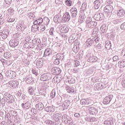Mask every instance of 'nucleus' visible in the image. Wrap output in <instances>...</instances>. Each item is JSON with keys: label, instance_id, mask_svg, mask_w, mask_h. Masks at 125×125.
<instances>
[{"label": "nucleus", "instance_id": "nucleus-16", "mask_svg": "<svg viewBox=\"0 0 125 125\" xmlns=\"http://www.w3.org/2000/svg\"><path fill=\"white\" fill-rule=\"evenodd\" d=\"M54 21L55 23H56L57 24L61 23V22H62V18L61 17V15L58 14L55 16L54 17Z\"/></svg>", "mask_w": 125, "mask_h": 125}, {"label": "nucleus", "instance_id": "nucleus-3", "mask_svg": "<svg viewBox=\"0 0 125 125\" xmlns=\"http://www.w3.org/2000/svg\"><path fill=\"white\" fill-rule=\"evenodd\" d=\"M14 39H12L9 42V45L11 47H16L18 44H19V40L17 39L19 38V34H15L13 36Z\"/></svg>", "mask_w": 125, "mask_h": 125}, {"label": "nucleus", "instance_id": "nucleus-38", "mask_svg": "<svg viewBox=\"0 0 125 125\" xmlns=\"http://www.w3.org/2000/svg\"><path fill=\"white\" fill-rule=\"evenodd\" d=\"M46 24H41L39 26V30L40 32H43V31H45L46 29Z\"/></svg>", "mask_w": 125, "mask_h": 125}, {"label": "nucleus", "instance_id": "nucleus-52", "mask_svg": "<svg viewBox=\"0 0 125 125\" xmlns=\"http://www.w3.org/2000/svg\"><path fill=\"white\" fill-rule=\"evenodd\" d=\"M103 48V45L101 44H98L97 45V50L98 51H101V49Z\"/></svg>", "mask_w": 125, "mask_h": 125}, {"label": "nucleus", "instance_id": "nucleus-18", "mask_svg": "<svg viewBox=\"0 0 125 125\" xmlns=\"http://www.w3.org/2000/svg\"><path fill=\"white\" fill-rule=\"evenodd\" d=\"M51 72L53 75H59L61 73V69L60 68L53 67L51 69Z\"/></svg>", "mask_w": 125, "mask_h": 125}, {"label": "nucleus", "instance_id": "nucleus-36", "mask_svg": "<svg viewBox=\"0 0 125 125\" xmlns=\"http://www.w3.org/2000/svg\"><path fill=\"white\" fill-rule=\"evenodd\" d=\"M39 29V26L37 24H34L32 26L31 30L32 32H37V31H40Z\"/></svg>", "mask_w": 125, "mask_h": 125}, {"label": "nucleus", "instance_id": "nucleus-46", "mask_svg": "<svg viewBox=\"0 0 125 125\" xmlns=\"http://www.w3.org/2000/svg\"><path fill=\"white\" fill-rule=\"evenodd\" d=\"M118 64L120 68H125V61H122L118 62Z\"/></svg>", "mask_w": 125, "mask_h": 125}, {"label": "nucleus", "instance_id": "nucleus-35", "mask_svg": "<svg viewBox=\"0 0 125 125\" xmlns=\"http://www.w3.org/2000/svg\"><path fill=\"white\" fill-rule=\"evenodd\" d=\"M57 59L59 60H63L64 59V54L62 53H59L56 55Z\"/></svg>", "mask_w": 125, "mask_h": 125}, {"label": "nucleus", "instance_id": "nucleus-48", "mask_svg": "<svg viewBox=\"0 0 125 125\" xmlns=\"http://www.w3.org/2000/svg\"><path fill=\"white\" fill-rule=\"evenodd\" d=\"M99 85L101 90L106 88V85L103 83H99Z\"/></svg>", "mask_w": 125, "mask_h": 125}, {"label": "nucleus", "instance_id": "nucleus-62", "mask_svg": "<svg viewBox=\"0 0 125 125\" xmlns=\"http://www.w3.org/2000/svg\"><path fill=\"white\" fill-rule=\"evenodd\" d=\"M68 82L69 83H76L75 79L74 78H71L70 79H69Z\"/></svg>", "mask_w": 125, "mask_h": 125}, {"label": "nucleus", "instance_id": "nucleus-39", "mask_svg": "<svg viewBox=\"0 0 125 125\" xmlns=\"http://www.w3.org/2000/svg\"><path fill=\"white\" fill-rule=\"evenodd\" d=\"M52 82V83H60V82H61V80L58 77L55 76L53 78Z\"/></svg>", "mask_w": 125, "mask_h": 125}, {"label": "nucleus", "instance_id": "nucleus-56", "mask_svg": "<svg viewBox=\"0 0 125 125\" xmlns=\"http://www.w3.org/2000/svg\"><path fill=\"white\" fill-rule=\"evenodd\" d=\"M65 3L67 6H71L72 5V1L70 0H65Z\"/></svg>", "mask_w": 125, "mask_h": 125}, {"label": "nucleus", "instance_id": "nucleus-34", "mask_svg": "<svg viewBox=\"0 0 125 125\" xmlns=\"http://www.w3.org/2000/svg\"><path fill=\"white\" fill-rule=\"evenodd\" d=\"M36 65L38 68H42V60H37Z\"/></svg>", "mask_w": 125, "mask_h": 125}, {"label": "nucleus", "instance_id": "nucleus-55", "mask_svg": "<svg viewBox=\"0 0 125 125\" xmlns=\"http://www.w3.org/2000/svg\"><path fill=\"white\" fill-rule=\"evenodd\" d=\"M10 112H11V116H13V117H14V118H16V117H17V112H16L14 110H12Z\"/></svg>", "mask_w": 125, "mask_h": 125}, {"label": "nucleus", "instance_id": "nucleus-20", "mask_svg": "<svg viewBox=\"0 0 125 125\" xmlns=\"http://www.w3.org/2000/svg\"><path fill=\"white\" fill-rule=\"evenodd\" d=\"M60 29L61 32L63 34H66V33H68V32H69V28L65 25L61 26Z\"/></svg>", "mask_w": 125, "mask_h": 125}, {"label": "nucleus", "instance_id": "nucleus-10", "mask_svg": "<svg viewBox=\"0 0 125 125\" xmlns=\"http://www.w3.org/2000/svg\"><path fill=\"white\" fill-rule=\"evenodd\" d=\"M27 28V25L24 24L23 23H19L16 26V28L18 31H21V32H23L25 31V29Z\"/></svg>", "mask_w": 125, "mask_h": 125}, {"label": "nucleus", "instance_id": "nucleus-64", "mask_svg": "<svg viewBox=\"0 0 125 125\" xmlns=\"http://www.w3.org/2000/svg\"><path fill=\"white\" fill-rule=\"evenodd\" d=\"M122 56H123V58L125 59V49H123L122 53H121Z\"/></svg>", "mask_w": 125, "mask_h": 125}, {"label": "nucleus", "instance_id": "nucleus-14", "mask_svg": "<svg viewBox=\"0 0 125 125\" xmlns=\"http://www.w3.org/2000/svg\"><path fill=\"white\" fill-rule=\"evenodd\" d=\"M9 86L13 88H17L19 85V82L17 81H10L8 83Z\"/></svg>", "mask_w": 125, "mask_h": 125}, {"label": "nucleus", "instance_id": "nucleus-28", "mask_svg": "<svg viewBox=\"0 0 125 125\" xmlns=\"http://www.w3.org/2000/svg\"><path fill=\"white\" fill-rule=\"evenodd\" d=\"M60 119H61V114L56 113L53 115V120L55 122H58Z\"/></svg>", "mask_w": 125, "mask_h": 125}, {"label": "nucleus", "instance_id": "nucleus-49", "mask_svg": "<svg viewBox=\"0 0 125 125\" xmlns=\"http://www.w3.org/2000/svg\"><path fill=\"white\" fill-rule=\"evenodd\" d=\"M56 94V92H55V90H53L50 94V98L53 99L55 97V95Z\"/></svg>", "mask_w": 125, "mask_h": 125}, {"label": "nucleus", "instance_id": "nucleus-24", "mask_svg": "<svg viewBox=\"0 0 125 125\" xmlns=\"http://www.w3.org/2000/svg\"><path fill=\"white\" fill-rule=\"evenodd\" d=\"M86 18V16H85V14L83 13L81 14L79 17V19L78 22L79 23H83V22H84L85 21V19Z\"/></svg>", "mask_w": 125, "mask_h": 125}, {"label": "nucleus", "instance_id": "nucleus-7", "mask_svg": "<svg viewBox=\"0 0 125 125\" xmlns=\"http://www.w3.org/2000/svg\"><path fill=\"white\" fill-rule=\"evenodd\" d=\"M87 58L88 62L93 63L97 61V57L91 54H87Z\"/></svg>", "mask_w": 125, "mask_h": 125}, {"label": "nucleus", "instance_id": "nucleus-60", "mask_svg": "<svg viewBox=\"0 0 125 125\" xmlns=\"http://www.w3.org/2000/svg\"><path fill=\"white\" fill-rule=\"evenodd\" d=\"M7 34H2V33H1V38H2L3 40H5L6 38L8 37V33H6Z\"/></svg>", "mask_w": 125, "mask_h": 125}, {"label": "nucleus", "instance_id": "nucleus-27", "mask_svg": "<svg viewBox=\"0 0 125 125\" xmlns=\"http://www.w3.org/2000/svg\"><path fill=\"white\" fill-rule=\"evenodd\" d=\"M93 44H94V41L93 39H88L86 42V45L88 47H90Z\"/></svg>", "mask_w": 125, "mask_h": 125}, {"label": "nucleus", "instance_id": "nucleus-63", "mask_svg": "<svg viewBox=\"0 0 125 125\" xmlns=\"http://www.w3.org/2000/svg\"><path fill=\"white\" fill-rule=\"evenodd\" d=\"M120 29H121V30H125V22L123 23L121 26H120Z\"/></svg>", "mask_w": 125, "mask_h": 125}, {"label": "nucleus", "instance_id": "nucleus-17", "mask_svg": "<svg viewBox=\"0 0 125 125\" xmlns=\"http://www.w3.org/2000/svg\"><path fill=\"white\" fill-rule=\"evenodd\" d=\"M52 55V50L50 48H46L44 51L43 57H48Z\"/></svg>", "mask_w": 125, "mask_h": 125}, {"label": "nucleus", "instance_id": "nucleus-59", "mask_svg": "<svg viewBox=\"0 0 125 125\" xmlns=\"http://www.w3.org/2000/svg\"><path fill=\"white\" fill-rule=\"evenodd\" d=\"M81 9L83 11L85 10V9H86V4L85 3H83L82 4Z\"/></svg>", "mask_w": 125, "mask_h": 125}, {"label": "nucleus", "instance_id": "nucleus-21", "mask_svg": "<svg viewBox=\"0 0 125 125\" xmlns=\"http://www.w3.org/2000/svg\"><path fill=\"white\" fill-rule=\"evenodd\" d=\"M66 91L68 93L75 94L76 93V89L74 87H70L69 86H66Z\"/></svg>", "mask_w": 125, "mask_h": 125}, {"label": "nucleus", "instance_id": "nucleus-33", "mask_svg": "<svg viewBox=\"0 0 125 125\" xmlns=\"http://www.w3.org/2000/svg\"><path fill=\"white\" fill-rule=\"evenodd\" d=\"M111 46H112V44H111V42L107 41L105 42V47L107 50L109 49H111Z\"/></svg>", "mask_w": 125, "mask_h": 125}, {"label": "nucleus", "instance_id": "nucleus-61", "mask_svg": "<svg viewBox=\"0 0 125 125\" xmlns=\"http://www.w3.org/2000/svg\"><path fill=\"white\" fill-rule=\"evenodd\" d=\"M23 47L25 48H30V45L29 42H25L23 45Z\"/></svg>", "mask_w": 125, "mask_h": 125}, {"label": "nucleus", "instance_id": "nucleus-6", "mask_svg": "<svg viewBox=\"0 0 125 125\" xmlns=\"http://www.w3.org/2000/svg\"><path fill=\"white\" fill-rule=\"evenodd\" d=\"M80 103L81 105H88V106H91L93 105V101L89 99H83L81 100Z\"/></svg>", "mask_w": 125, "mask_h": 125}, {"label": "nucleus", "instance_id": "nucleus-45", "mask_svg": "<svg viewBox=\"0 0 125 125\" xmlns=\"http://www.w3.org/2000/svg\"><path fill=\"white\" fill-rule=\"evenodd\" d=\"M49 19L47 17H45L42 19V22H43L45 23V25H47L49 24Z\"/></svg>", "mask_w": 125, "mask_h": 125}, {"label": "nucleus", "instance_id": "nucleus-44", "mask_svg": "<svg viewBox=\"0 0 125 125\" xmlns=\"http://www.w3.org/2000/svg\"><path fill=\"white\" fill-rule=\"evenodd\" d=\"M3 54L4 58H6V59H8V58H10V57H11V54L9 52H7Z\"/></svg>", "mask_w": 125, "mask_h": 125}, {"label": "nucleus", "instance_id": "nucleus-57", "mask_svg": "<svg viewBox=\"0 0 125 125\" xmlns=\"http://www.w3.org/2000/svg\"><path fill=\"white\" fill-rule=\"evenodd\" d=\"M4 52H5L4 51V47L0 45V53L1 54H3Z\"/></svg>", "mask_w": 125, "mask_h": 125}, {"label": "nucleus", "instance_id": "nucleus-41", "mask_svg": "<svg viewBox=\"0 0 125 125\" xmlns=\"http://www.w3.org/2000/svg\"><path fill=\"white\" fill-rule=\"evenodd\" d=\"M70 104H71V102H70V101L66 100V101H65L64 103L63 104L62 106V107L66 108V107H69Z\"/></svg>", "mask_w": 125, "mask_h": 125}, {"label": "nucleus", "instance_id": "nucleus-23", "mask_svg": "<svg viewBox=\"0 0 125 125\" xmlns=\"http://www.w3.org/2000/svg\"><path fill=\"white\" fill-rule=\"evenodd\" d=\"M44 86H45L44 88H42L41 89L39 90V94L41 95H44V96H45L46 94V87L47 86H45V85H44Z\"/></svg>", "mask_w": 125, "mask_h": 125}, {"label": "nucleus", "instance_id": "nucleus-11", "mask_svg": "<svg viewBox=\"0 0 125 125\" xmlns=\"http://www.w3.org/2000/svg\"><path fill=\"white\" fill-rule=\"evenodd\" d=\"M113 97H114V96H113V95H109L108 96L106 97L103 100V104L104 105L110 104V103L112 101V99H113Z\"/></svg>", "mask_w": 125, "mask_h": 125}, {"label": "nucleus", "instance_id": "nucleus-37", "mask_svg": "<svg viewBox=\"0 0 125 125\" xmlns=\"http://www.w3.org/2000/svg\"><path fill=\"white\" fill-rule=\"evenodd\" d=\"M100 30L102 33H106L107 31V26H106V24L102 25L100 28Z\"/></svg>", "mask_w": 125, "mask_h": 125}, {"label": "nucleus", "instance_id": "nucleus-4", "mask_svg": "<svg viewBox=\"0 0 125 125\" xmlns=\"http://www.w3.org/2000/svg\"><path fill=\"white\" fill-rule=\"evenodd\" d=\"M114 10V7H113L112 2H108V5H107L104 7V12L107 13L108 15L112 13V11Z\"/></svg>", "mask_w": 125, "mask_h": 125}, {"label": "nucleus", "instance_id": "nucleus-22", "mask_svg": "<svg viewBox=\"0 0 125 125\" xmlns=\"http://www.w3.org/2000/svg\"><path fill=\"white\" fill-rule=\"evenodd\" d=\"M94 4L95 9H98L101 6V1L100 0H96L94 1Z\"/></svg>", "mask_w": 125, "mask_h": 125}, {"label": "nucleus", "instance_id": "nucleus-29", "mask_svg": "<svg viewBox=\"0 0 125 125\" xmlns=\"http://www.w3.org/2000/svg\"><path fill=\"white\" fill-rule=\"evenodd\" d=\"M28 16L29 18L32 21L35 20L36 19V16H35V12H31L30 13H29L28 14Z\"/></svg>", "mask_w": 125, "mask_h": 125}, {"label": "nucleus", "instance_id": "nucleus-30", "mask_svg": "<svg viewBox=\"0 0 125 125\" xmlns=\"http://www.w3.org/2000/svg\"><path fill=\"white\" fill-rule=\"evenodd\" d=\"M125 14V10H124V9H121L119 10L117 13V15L119 17H123V16H124Z\"/></svg>", "mask_w": 125, "mask_h": 125}, {"label": "nucleus", "instance_id": "nucleus-54", "mask_svg": "<svg viewBox=\"0 0 125 125\" xmlns=\"http://www.w3.org/2000/svg\"><path fill=\"white\" fill-rule=\"evenodd\" d=\"M62 121H63L64 123L68 124L69 120H68V118H67V116L66 115H63L62 116Z\"/></svg>", "mask_w": 125, "mask_h": 125}, {"label": "nucleus", "instance_id": "nucleus-43", "mask_svg": "<svg viewBox=\"0 0 125 125\" xmlns=\"http://www.w3.org/2000/svg\"><path fill=\"white\" fill-rule=\"evenodd\" d=\"M56 33V31H55V29H54V27H51L49 30V35L50 36H54Z\"/></svg>", "mask_w": 125, "mask_h": 125}, {"label": "nucleus", "instance_id": "nucleus-25", "mask_svg": "<svg viewBox=\"0 0 125 125\" xmlns=\"http://www.w3.org/2000/svg\"><path fill=\"white\" fill-rule=\"evenodd\" d=\"M98 112V111L95 107H89V113L90 115H96L97 113Z\"/></svg>", "mask_w": 125, "mask_h": 125}, {"label": "nucleus", "instance_id": "nucleus-47", "mask_svg": "<svg viewBox=\"0 0 125 125\" xmlns=\"http://www.w3.org/2000/svg\"><path fill=\"white\" fill-rule=\"evenodd\" d=\"M29 48H34L36 46V43H35L33 40H32L31 42H29Z\"/></svg>", "mask_w": 125, "mask_h": 125}, {"label": "nucleus", "instance_id": "nucleus-8", "mask_svg": "<svg viewBox=\"0 0 125 125\" xmlns=\"http://www.w3.org/2000/svg\"><path fill=\"white\" fill-rule=\"evenodd\" d=\"M6 76L9 79H15L16 77V72L11 70H8L6 72Z\"/></svg>", "mask_w": 125, "mask_h": 125}, {"label": "nucleus", "instance_id": "nucleus-26", "mask_svg": "<svg viewBox=\"0 0 125 125\" xmlns=\"http://www.w3.org/2000/svg\"><path fill=\"white\" fill-rule=\"evenodd\" d=\"M43 108H44V106L43 104L42 103H39L36 105V108L37 109L38 111H42Z\"/></svg>", "mask_w": 125, "mask_h": 125}, {"label": "nucleus", "instance_id": "nucleus-32", "mask_svg": "<svg viewBox=\"0 0 125 125\" xmlns=\"http://www.w3.org/2000/svg\"><path fill=\"white\" fill-rule=\"evenodd\" d=\"M42 18H40L39 19H38V20H35L34 22H33V24L34 25H40V24H42Z\"/></svg>", "mask_w": 125, "mask_h": 125}, {"label": "nucleus", "instance_id": "nucleus-12", "mask_svg": "<svg viewBox=\"0 0 125 125\" xmlns=\"http://www.w3.org/2000/svg\"><path fill=\"white\" fill-rule=\"evenodd\" d=\"M94 19L95 20H96L97 21H101L102 20H103V19L104 18V15L103 13H97L94 15L93 16Z\"/></svg>", "mask_w": 125, "mask_h": 125}, {"label": "nucleus", "instance_id": "nucleus-19", "mask_svg": "<svg viewBox=\"0 0 125 125\" xmlns=\"http://www.w3.org/2000/svg\"><path fill=\"white\" fill-rule=\"evenodd\" d=\"M5 120L7 121L8 123H11V122H12V116L10 115V113L8 112L5 113Z\"/></svg>", "mask_w": 125, "mask_h": 125}, {"label": "nucleus", "instance_id": "nucleus-42", "mask_svg": "<svg viewBox=\"0 0 125 125\" xmlns=\"http://www.w3.org/2000/svg\"><path fill=\"white\" fill-rule=\"evenodd\" d=\"M40 72V69L38 68H34L32 70V74L35 75V76H38Z\"/></svg>", "mask_w": 125, "mask_h": 125}, {"label": "nucleus", "instance_id": "nucleus-50", "mask_svg": "<svg viewBox=\"0 0 125 125\" xmlns=\"http://www.w3.org/2000/svg\"><path fill=\"white\" fill-rule=\"evenodd\" d=\"M38 110V109H36L34 107H32L31 109V111L32 113H33L34 114H35V115H37V114L39 113Z\"/></svg>", "mask_w": 125, "mask_h": 125}, {"label": "nucleus", "instance_id": "nucleus-1", "mask_svg": "<svg viewBox=\"0 0 125 125\" xmlns=\"http://www.w3.org/2000/svg\"><path fill=\"white\" fill-rule=\"evenodd\" d=\"M52 79V75L50 73H44L41 75L40 77V80L42 82H47V83H44L43 85L49 87L48 84L49 83V80Z\"/></svg>", "mask_w": 125, "mask_h": 125}, {"label": "nucleus", "instance_id": "nucleus-51", "mask_svg": "<svg viewBox=\"0 0 125 125\" xmlns=\"http://www.w3.org/2000/svg\"><path fill=\"white\" fill-rule=\"evenodd\" d=\"M34 43H36V45H38V44H40V43H42L41 42V40L38 39H34L33 40Z\"/></svg>", "mask_w": 125, "mask_h": 125}, {"label": "nucleus", "instance_id": "nucleus-31", "mask_svg": "<svg viewBox=\"0 0 125 125\" xmlns=\"http://www.w3.org/2000/svg\"><path fill=\"white\" fill-rule=\"evenodd\" d=\"M45 110L48 113H51V112H54V108L52 106H49L45 107Z\"/></svg>", "mask_w": 125, "mask_h": 125}, {"label": "nucleus", "instance_id": "nucleus-5", "mask_svg": "<svg viewBox=\"0 0 125 125\" xmlns=\"http://www.w3.org/2000/svg\"><path fill=\"white\" fill-rule=\"evenodd\" d=\"M4 98L6 99L7 103H8L9 104H11V103H13V102H14V97L8 92L4 93Z\"/></svg>", "mask_w": 125, "mask_h": 125}, {"label": "nucleus", "instance_id": "nucleus-9", "mask_svg": "<svg viewBox=\"0 0 125 125\" xmlns=\"http://www.w3.org/2000/svg\"><path fill=\"white\" fill-rule=\"evenodd\" d=\"M70 19H71L70 14H69L68 12H66L62 18V23H66V22L70 21Z\"/></svg>", "mask_w": 125, "mask_h": 125}, {"label": "nucleus", "instance_id": "nucleus-58", "mask_svg": "<svg viewBox=\"0 0 125 125\" xmlns=\"http://www.w3.org/2000/svg\"><path fill=\"white\" fill-rule=\"evenodd\" d=\"M32 79L31 77H28V78H26V83L30 84V83H32Z\"/></svg>", "mask_w": 125, "mask_h": 125}, {"label": "nucleus", "instance_id": "nucleus-2", "mask_svg": "<svg viewBox=\"0 0 125 125\" xmlns=\"http://www.w3.org/2000/svg\"><path fill=\"white\" fill-rule=\"evenodd\" d=\"M97 25V22L92 21V18L88 17L86 21V28L87 29H92L95 28Z\"/></svg>", "mask_w": 125, "mask_h": 125}, {"label": "nucleus", "instance_id": "nucleus-53", "mask_svg": "<svg viewBox=\"0 0 125 125\" xmlns=\"http://www.w3.org/2000/svg\"><path fill=\"white\" fill-rule=\"evenodd\" d=\"M94 90H100V86H99V83L95 84L94 86Z\"/></svg>", "mask_w": 125, "mask_h": 125}, {"label": "nucleus", "instance_id": "nucleus-13", "mask_svg": "<svg viewBox=\"0 0 125 125\" xmlns=\"http://www.w3.org/2000/svg\"><path fill=\"white\" fill-rule=\"evenodd\" d=\"M32 104V102L30 101H27L25 103L21 104V107L24 110H28L29 108H31V105Z\"/></svg>", "mask_w": 125, "mask_h": 125}, {"label": "nucleus", "instance_id": "nucleus-40", "mask_svg": "<svg viewBox=\"0 0 125 125\" xmlns=\"http://www.w3.org/2000/svg\"><path fill=\"white\" fill-rule=\"evenodd\" d=\"M28 91L29 94L30 95H33L34 93V87L32 86L28 87Z\"/></svg>", "mask_w": 125, "mask_h": 125}, {"label": "nucleus", "instance_id": "nucleus-15", "mask_svg": "<svg viewBox=\"0 0 125 125\" xmlns=\"http://www.w3.org/2000/svg\"><path fill=\"white\" fill-rule=\"evenodd\" d=\"M70 13L72 18H76L78 15V9L73 7L70 9Z\"/></svg>", "mask_w": 125, "mask_h": 125}]
</instances>
